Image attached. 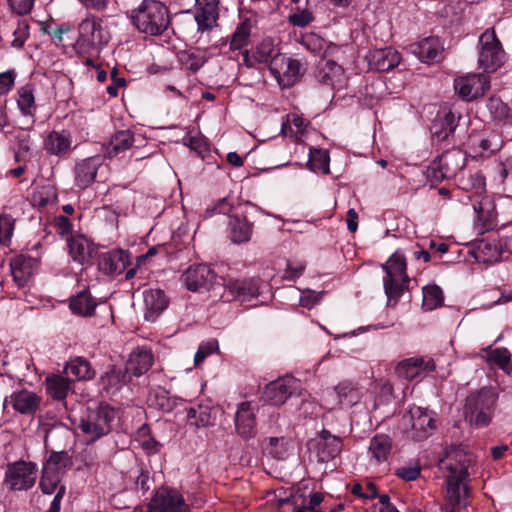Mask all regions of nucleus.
Here are the masks:
<instances>
[{
    "label": "nucleus",
    "mask_w": 512,
    "mask_h": 512,
    "mask_svg": "<svg viewBox=\"0 0 512 512\" xmlns=\"http://www.w3.org/2000/svg\"><path fill=\"white\" fill-rule=\"evenodd\" d=\"M145 314L147 321H155L167 308L168 299L160 289H150L144 292Z\"/></svg>",
    "instance_id": "obj_30"
},
{
    "label": "nucleus",
    "mask_w": 512,
    "mask_h": 512,
    "mask_svg": "<svg viewBox=\"0 0 512 512\" xmlns=\"http://www.w3.org/2000/svg\"><path fill=\"white\" fill-rule=\"evenodd\" d=\"M14 229V221L10 216H0V244L7 245Z\"/></svg>",
    "instance_id": "obj_57"
},
{
    "label": "nucleus",
    "mask_w": 512,
    "mask_h": 512,
    "mask_svg": "<svg viewBox=\"0 0 512 512\" xmlns=\"http://www.w3.org/2000/svg\"><path fill=\"white\" fill-rule=\"evenodd\" d=\"M28 26L26 24L18 25L17 29L14 30L13 35L14 39L12 41V46L15 48H21L28 36L27 32Z\"/></svg>",
    "instance_id": "obj_61"
},
{
    "label": "nucleus",
    "mask_w": 512,
    "mask_h": 512,
    "mask_svg": "<svg viewBox=\"0 0 512 512\" xmlns=\"http://www.w3.org/2000/svg\"><path fill=\"white\" fill-rule=\"evenodd\" d=\"M296 381L293 378H283L269 383L265 389L266 401L275 406L282 405L293 394Z\"/></svg>",
    "instance_id": "obj_22"
},
{
    "label": "nucleus",
    "mask_w": 512,
    "mask_h": 512,
    "mask_svg": "<svg viewBox=\"0 0 512 512\" xmlns=\"http://www.w3.org/2000/svg\"><path fill=\"white\" fill-rule=\"evenodd\" d=\"M54 196V193H52L50 190H43L40 191L33 196L34 204L39 207H45L50 202V197Z\"/></svg>",
    "instance_id": "obj_63"
},
{
    "label": "nucleus",
    "mask_w": 512,
    "mask_h": 512,
    "mask_svg": "<svg viewBox=\"0 0 512 512\" xmlns=\"http://www.w3.org/2000/svg\"><path fill=\"white\" fill-rule=\"evenodd\" d=\"M18 106L24 115H32L34 110V95L29 88L19 91Z\"/></svg>",
    "instance_id": "obj_55"
},
{
    "label": "nucleus",
    "mask_w": 512,
    "mask_h": 512,
    "mask_svg": "<svg viewBox=\"0 0 512 512\" xmlns=\"http://www.w3.org/2000/svg\"><path fill=\"white\" fill-rule=\"evenodd\" d=\"M371 68L384 72L396 67L401 60L400 54L391 47L371 50L368 54Z\"/></svg>",
    "instance_id": "obj_26"
},
{
    "label": "nucleus",
    "mask_w": 512,
    "mask_h": 512,
    "mask_svg": "<svg viewBox=\"0 0 512 512\" xmlns=\"http://www.w3.org/2000/svg\"><path fill=\"white\" fill-rule=\"evenodd\" d=\"M100 166L99 157H89L78 162L75 166L76 185L81 189L89 187L95 181Z\"/></svg>",
    "instance_id": "obj_29"
},
{
    "label": "nucleus",
    "mask_w": 512,
    "mask_h": 512,
    "mask_svg": "<svg viewBox=\"0 0 512 512\" xmlns=\"http://www.w3.org/2000/svg\"><path fill=\"white\" fill-rule=\"evenodd\" d=\"M386 275L383 278L384 291L387 296V305L393 306L402 296L410 279L407 275L406 259L403 254L396 251L382 264Z\"/></svg>",
    "instance_id": "obj_4"
},
{
    "label": "nucleus",
    "mask_w": 512,
    "mask_h": 512,
    "mask_svg": "<svg viewBox=\"0 0 512 512\" xmlns=\"http://www.w3.org/2000/svg\"><path fill=\"white\" fill-rule=\"evenodd\" d=\"M499 398L495 387L485 386L470 393L464 405V416L476 427L489 425L497 407Z\"/></svg>",
    "instance_id": "obj_3"
},
{
    "label": "nucleus",
    "mask_w": 512,
    "mask_h": 512,
    "mask_svg": "<svg viewBox=\"0 0 512 512\" xmlns=\"http://www.w3.org/2000/svg\"><path fill=\"white\" fill-rule=\"evenodd\" d=\"M472 463L471 456L462 447H451L440 467L445 472L447 504L443 512H459L468 505L470 495V475L468 468Z\"/></svg>",
    "instance_id": "obj_1"
},
{
    "label": "nucleus",
    "mask_w": 512,
    "mask_h": 512,
    "mask_svg": "<svg viewBox=\"0 0 512 512\" xmlns=\"http://www.w3.org/2000/svg\"><path fill=\"white\" fill-rule=\"evenodd\" d=\"M485 351L487 352L486 362L488 364L497 366L506 374L512 372L511 353L507 348L491 349L488 347Z\"/></svg>",
    "instance_id": "obj_39"
},
{
    "label": "nucleus",
    "mask_w": 512,
    "mask_h": 512,
    "mask_svg": "<svg viewBox=\"0 0 512 512\" xmlns=\"http://www.w3.org/2000/svg\"><path fill=\"white\" fill-rule=\"evenodd\" d=\"M65 372L70 373L77 380L91 379L94 376L90 363L82 357L70 360L65 366Z\"/></svg>",
    "instance_id": "obj_42"
},
{
    "label": "nucleus",
    "mask_w": 512,
    "mask_h": 512,
    "mask_svg": "<svg viewBox=\"0 0 512 512\" xmlns=\"http://www.w3.org/2000/svg\"><path fill=\"white\" fill-rule=\"evenodd\" d=\"M330 157L327 150L310 148L307 167L314 172L320 171L323 174H329Z\"/></svg>",
    "instance_id": "obj_43"
},
{
    "label": "nucleus",
    "mask_w": 512,
    "mask_h": 512,
    "mask_svg": "<svg viewBox=\"0 0 512 512\" xmlns=\"http://www.w3.org/2000/svg\"><path fill=\"white\" fill-rule=\"evenodd\" d=\"M276 56H282L272 38L263 39L255 48L252 57L258 63H269L271 65L272 60Z\"/></svg>",
    "instance_id": "obj_41"
},
{
    "label": "nucleus",
    "mask_w": 512,
    "mask_h": 512,
    "mask_svg": "<svg viewBox=\"0 0 512 512\" xmlns=\"http://www.w3.org/2000/svg\"><path fill=\"white\" fill-rule=\"evenodd\" d=\"M217 349H218V343L215 340L200 344V346L194 356L195 365L199 366L207 356L212 354Z\"/></svg>",
    "instance_id": "obj_58"
},
{
    "label": "nucleus",
    "mask_w": 512,
    "mask_h": 512,
    "mask_svg": "<svg viewBox=\"0 0 512 512\" xmlns=\"http://www.w3.org/2000/svg\"><path fill=\"white\" fill-rule=\"evenodd\" d=\"M487 108L494 120L502 121L509 116V107L496 96H491L487 102Z\"/></svg>",
    "instance_id": "obj_47"
},
{
    "label": "nucleus",
    "mask_w": 512,
    "mask_h": 512,
    "mask_svg": "<svg viewBox=\"0 0 512 512\" xmlns=\"http://www.w3.org/2000/svg\"><path fill=\"white\" fill-rule=\"evenodd\" d=\"M312 443L316 448L318 461L323 463L334 459L342 449L341 438L326 429H322Z\"/></svg>",
    "instance_id": "obj_15"
},
{
    "label": "nucleus",
    "mask_w": 512,
    "mask_h": 512,
    "mask_svg": "<svg viewBox=\"0 0 512 512\" xmlns=\"http://www.w3.org/2000/svg\"><path fill=\"white\" fill-rule=\"evenodd\" d=\"M129 264V255L124 250H112L104 253L99 259V268L108 275L122 274Z\"/></svg>",
    "instance_id": "obj_25"
},
{
    "label": "nucleus",
    "mask_w": 512,
    "mask_h": 512,
    "mask_svg": "<svg viewBox=\"0 0 512 512\" xmlns=\"http://www.w3.org/2000/svg\"><path fill=\"white\" fill-rule=\"evenodd\" d=\"M215 279L214 271L206 264L190 266L182 274L181 280L185 287L193 292L208 289Z\"/></svg>",
    "instance_id": "obj_12"
},
{
    "label": "nucleus",
    "mask_w": 512,
    "mask_h": 512,
    "mask_svg": "<svg viewBox=\"0 0 512 512\" xmlns=\"http://www.w3.org/2000/svg\"><path fill=\"white\" fill-rule=\"evenodd\" d=\"M489 81L485 75L471 74L455 79L454 88L465 100H473L483 96L489 89Z\"/></svg>",
    "instance_id": "obj_11"
},
{
    "label": "nucleus",
    "mask_w": 512,
    "mask_h": 512,
    "mask_svg": "<svg viewBox=\"0 0 512 512\" xmlns=\"http://www.w3.org/2000/svg\"><path fill=\"white\" fill-rule=\"evenodd\" d=\"M14 84V75L12 72L0 74V92L8 91Z\"/></svg>",
    "instance_id": "obj_64"
},
{
    "label": "nucleus",
    "mask_w": 512,
    "mask_h": 512,
    "mask_svg": "<svg viewBox=\"0 0 512 512\" xmlns=\"http://www.w3.org/2000/svg\"><path fill=\"white\" fill-rule=\"evenodd\" d=\"M343 76V69L333 60H322L318 65L316 80L319 84L334 88Z\"/></svg>",
    "instance_id": "obj_33"
},
{
    "label": "nucleus",
    "mask_w": 512,
    "mask_h": 512,
    "mask_svg": "<svg viewBox=\"0 0 512 512\" xmlns=\"http://www.w3.org/2000/svg\"><path fill=\"white\" fill-rule=\"evenodd\" d=\"M72 147V136L66 130L51 131L45 137L43 149L48 155L65 157L69 154Z\"/></svg>",
    "instance_id": "obj_21"
},
{
    "label": "nucleus",
    "mask_w": 512,
    "mask_h": 512,
    "mask_svg": "<svg viewBox=\"0 0 512 512\" xmlns=\"http://www.w3.org/2000/svg\"><path fill=\"white\" fill-rule=\"evenodd\" d=\"M434 369L435 363L432 358L412 357L399 362L395 372L401 378L413 380L421 373H429Z\"/></svg>",
    "instance_id": "obj_19"
},
{
    "label": "nucleus",
    "mask_w": 512,
    "mask_h": 512,
    "mask_svg": "<svg viewBox=\"0 0 512 512\" xmlns=\"http://www.w3.org/2000/svg\"><path fill=\"white\" fill-rule=\"evenodd\" d=\"M10 8L18 15H26L33 8L34 0H8Z\"/></svg>",
    "instance_id": "obj_60"
},
{
    "label": "nucleus",
    "mask_w": 512,
    "mask_h": 512,
    "mask_svg": "<svg viewBox=\"0 0 512 512\" xmlns=\"http://www.w3.org/2000/svg\"><path fill=\"white\" fill-rule=\"evenodd\" d=\"M459 118L451 111L439 113L431 126L433 137L439 141L446 140L455 131Z\"/></svg>",
    "instance_id": "obj_32"
},
{
    "label": "nucleus",
    "mask_w": 512,
    "mask_h": 512,
    "mask_svg": "<svg viewBox=\"0 0 512 512\" xmlns=\"http://www.w3.org/2000/svg\"><path fill=\"white\" fill-rule=\"evenodd\" d=\"M153 362L154 357L151 350L146 348H137L130 353L125 368L130 374L139 377L150 369Z\"/></svg>",
    "instance_id": "obj_31"
},
{
    "label": "nucleus",
    "mask_w": 512,
    "mask_h": 512,
    "mask_svg": "<svg viewBox=\"0 0 512 512\" xmlns=\"http://www.w3.org/2000/svg\"><path fill=\"white\" fill-rule=\"evenodd\" d=\"M481 50L479 53V65L486 72H494L504 64L505 51L496 36L493 28L487 29L479 38Z\"/></svg>",
    "instance_id": "obj_7"
},
{
    "label": "nucleus",
    "mask_w": 512,
    "mask_h": 512,
    "mask_svg": "<svg viewBox=\"0 0 512 512\" xmlns=\"http://www.w3.org/2000/svg\"><path fill=\"white\" fill-rule=\"evenodd\" d=\"M16 142L18 149L15 153V158L17 161L24 160L31 150L30 135L25 131H20L16 136Z\"/></svg>",
    "instance_id": "obj_52"
},
{
    "label": "nucleus",
    "mask_w": 512,
    "mask_h": 512,
    "mask_svg": "<svg viewBox=\"0 0 512 512\" xmlns=\"http://www.w3.org/2000/svg\"><path fill=\"white\" fill-rule=\"evenodd\" d=\"M392 449V440L386 434H376L369 444V452L377 463L387 460Z\"/></svg>",
    "instance_id": "obj_37"
},
{
    "label": "nucleus",
    "mask_w": 512,
    "mask_h": 512,
    "mask_svg": "<svg viewBox=\"0 0 512 512\" xmlns=\"http://www.w3.org/2000/svg\"><path fill=\"white\" fill-rule=\"evenodd\" d=\"M410 52L421 62H438L441 59L443 47L438 38L427 37L418 43L410 45Z\"/></svg>",
    "instance_id": "obj_24"
},
{
    "label": "nucleus",
    "mask_w": 512,
    "mask_h": 512,
    "mask_svg": "<svg viewBox=\"0 0 512 512\" xmlns=\"http://www.w3.org/2000/svg\"><path fill=\"white\" fill-rule=\"evenodd\" d=\"M190 506L175 489L157 491L148 504V512H189Z\"/></svg>",
    "instance_id": "obj_10"
},
{
    "label": "nucleus",
    "mask_w": 512,
    "mask_h": 512,
    "mask_svg": "<svg viewBox=\"0 0 512 512\" xmlns=\"http://www.w3.org/2000/svg\"><path fill=\"white\" fill-rule=\"evenodd\" d=\"M226 289L239 301L245 302L256 298L259 294L258 281L250 279H230L225 285Z\"/></svg>",
    "instance_id": "obj_28"
},
{
    "label": "nucleus",
    "mask_w": 512,
    "mask_h": 512,
    "mask_svg": "<svg viewBox=\"0 0 512 512\" xmlns=\"http://www.w3.org/2000/svg\"><path fill=\"white\" fill-rule=\"evenodd\" d=\"M269 71L281 87L289 88L300 80L305 69L299 60L282 55L272 60Z\"/></svg>",
    "instance_id": "obj_9"
},
{
    "label": "nucleus",
    "mask_w": 512,
    "mask_h": 512,
    "mask_svg": "<svg viewBox=\"0 0 512 512\" xmlns=\"http://www.w3.org/2000/svg\"><path fill=\"white\" fill-rule=\"evenodd\" d=\"M56 230L59 234L64 235L70 232L72 225L69 219L65 216H58L54 220Z\"/></svg>",
    "instance_id": "obj_62"
},
{
    "label": "nucleus",
    "mask_w": 512,
    "mask_h": 512,
    "mask_svg": "<svg viewBox=\"0 0 512 512\" xmlns=\"http://www.w3.org/2000/svg\"><path fill=\"white\" fill-rule=\"evenodd\" d=\"M96 302L87 290L79 292L70 300V309L80 316H91L94 314Z\"/></svg>",
    "instance_id": "obj_38"
},
{
    "label": "nucleus",
    "mask_w": 512,
    "mask_h": 512,
    "mask_svg": "<svg viewBox=\"0 0 512 512\" xmlns=\"http://www.w3.org/2000/svg\"><path fill=\"white\" fill-rule=\"evenodd\" d=\"M151 405H154L162 411L169 412L174 407V402L168 397V392L165 389H157L149 396Z\"/></svg>",
    "instance_id": "obj_48"
},
{
    "label": "nucleus",
    "mask_w": 512,
    "mask_h": 512,
    "mask_svg": "<svg viewBox=\"0 0 512 512\" xmlns=\"http://www.w3.org/2000/svg\"><path fill=\"white\" fill-rule=\"evenodd\" d=\"M251 28L252 24L248 18L238 24L230 40V48L232 50H239L248 44Z\"/></svg>",
    "instance_id": "obj_44"
},
{
    "label": "nucleus",
    "mask_w": 512,
    "mask_h": 512,
    "mask_svg": "<svg viewBox=\"0 0 512 512\" xmlns=\"http://www.w3.org/2000/svg\"><path fill=\"white\" fill-rule=\"evenodd\" d=\"M313 21V13L308 9L297 10L288 16V22L290 24L301 28L308 26Z\"/></svg>",
    "instance_id": "obj_56"
},
{
    "label": "nucleus",
    "mask_w": 512,
    "mask_h": 512,
    "mask_svg": "<svg viewBox=\"0 0 512 512\" xmlns=\"http://www.w3.org/2000/svg\"><path fill=\"white\" fill-rule=\"evenodd\" d=\"M443 292L437 285H427L423 288V306L433 310L443 304Z\"/></svg>",
    "instance_id": "obj_46"
},
{
    "label": "nucleus",
    "mask_w": 512,
    "mask_h": 512,
    "mask_svg": "<svg viewBox=\"0 0 512 512\" xmlns=\"http://www.w3.org/2000/svg\"><path fill=\"white\" fill-rule=\"evenodd\" d=\"M70 464V457L66 451L53 452L44 468H49V471H58L62 468H66Z\"/></svg>",
    "instance_id": "obj_51"
},
{
    "label": "nucleus",
    "mask_w": 512,
    "mask_h": 512,
    "mask_svg": "<svg viewBox=\"0 0 512 512\" xmlns=\"http://www.w3.org/2000/svg\"><path fill=\"white\" fill-rule=\"evenodd\" d=\"M361 391L356 383L344 380L339 382L333 389V391L327 392L328 398H333V407L336 405L339 407H352L357 404L361 399ZM329 401V399H327Z\"/></svg>",
    "instance_id": "obj_17"
},
{
    "label": "nucleus",
    "mask_w": 512,
    "mask_h": 512,
    "mask_svg": "<svg viewBox=\"0 0 512 512\" xmlns=\"http://www.w3.org/2000/svg\"><path fill=\"white\" fill-rule=\"evenodd\" d=\"M134 143V134L131 130H119L115 132L105 145V155L109 158L116 157L128 150Z\"/></svg>",
    "instance_id": "obj_34"
},
{
    "label": "nucleus",
    "mask_w": 512,
    "mask_h": 512,
    "mask_svg": "<svg viewBox=\"0 0 512 512\" xmlns=\"http://www.w3.org/2000/svg\"><path fill=\"white\" fill-rule=\"evenodd\" d=\"M233 209V203L231 202L229 197H223L219 199L213 205H210L206 208L204 216L206 218L212 217L216 214H229Z\"/></svg>",
    "instance_id": "obj_53"
},
{
    "label": "nucleus",
    "mask_w": 512,
    "mask_h": 512,
    "mask_svg": "<svg viewBox=\"0 0 512 512\" xmlns=\"http://www.w3.org/2000/svg\"><path fill=\"white\" fill-rule=\"evenodd\" d=\"M8 404L21 414L34 415L40 407L41 397L33 391L24 389L13 392L9 397L5 398L4 407Z\"/></svg>",
    "instance_id": "obj_18"
},
{
    "label": "nucleus",
    "mask_w": 512,
    "mask_h": 512,
    "mask_svg": "<svg viewBox=\"0 0 512 512\" xmlns=\"http://www.w3.org/2000/svg\"><path fill=\"white\" fill-rule=\"evenodd\" d=\"M399 428L414 440H424L435 429L433 413L422 407L413 406L402 416Z\"/></svg>",
    "instance_id": "obj_6"
},
{
    "label": "nucleus",
    "mask_w": 512,
    "mask_h": 512,
    "mask_svg": "<svg viewBox=\"0 0 512 512\" xmlns=\"http://www.w3.org/2000/svg\"><path fill=\"white\" fill-rule=\"evenodd\" d=\"M420 471L421 470L418 465H410L398 468L395 474L405 481H413L418 478V476L420 475Z\"/></svg>",
    "instance_id": "obj_59"
},
{
    "label": "nucleus",
    "mask_w": 512,
    "mask_h": 512,
    "mask_svg": "<svg viewBox=\"0 0 512 512\" xmlns=\"http://www.w3.org/2000/svg\"><path fill=\"white\" fill-rule=\"evenodd\" d=\"M255 407L250 401L241 402L237 406L235 428L237 433L248 440L256 436Z\"/></svg>",
    "instance_id": "obj_14"
},
{
    "label": "nucleus",
    "mask_w": 512,
    "mask_h": 512,
    "mask_svg": "<svg viewBox=\"0 0 512 512\" xmlns=\"http://www.w3.org/2000/svg\"><path fill=\"white\" fill-rule=\"evenodd\" d=\"M28 269V263L20 257L14 259L11 262V271L13 278L19 285H23L24 282L26 281V277L29 274Z\"/></svg>",
    "instance_id": "obj_54"
},
{
    "label": "nucleus",
    "mask_w": 512,
    "mask_h": 512,
    "mask_svg": "<svg viewBox=\"0 0 512 512\" xmlns=\"http://www.w3.org/2000/svg\"><path fill=\"white\" fill-rule=\"evenodd\" d=\"M36 466L23 460L8 465L4 484L12 491L30 489L36 481Z\"/></svg>",
    "instance_id": "obj_8"
},
{
    "label": "nucleus",
    "mask_w": 512,
    "mask_h": 512,
    "mask_svg": "<svg viewBox=\"0 0 512 512\" xmlns=\"http://www.w3.org/2000/svg\"><path fill=\"white\" fill-rule=\"evenodd\" d=\"M478 220L481 221V232L484 233L496 226V212L494 205L489 200H483L474 205Z\"/></svg>",
    "instance_id": "obj_40"
},
{
    "label": "nucleus",
    "mask_w": 512,
    "mask_h": 512,
    "mask_svg": "<svg viewBox=\"0 0 512 512\" xmlns=\"http://www.w3.org/2000/svg\"><path fill=\"white\" fill-rule=\"evenodd\" d=\"M475 258L478 262L493 263L500 260L501 252L496 244L482 241L477 248Z\"/></svg>",
    "instance_id": "obj_45"
},
{
    "label": "nucleus",
    "mask_w": 512,
    "mask_h": 512,
    "mask_svg": "<svg viewBox=\"0 0 512 512\" xmlns=\"http://www.w3.org/2000/svg\"><path fill=\"white\" fill-rule=\"evenodd\" d=\"M69 255L74 262L88 264L96 254L95 245L83 235H73L68 241Z\"/></svg>",
    "instance_id": "obj_20"
},
{
    "label": "nucleus",
    "mask_w": 512,
    "mask_h": 512,
    "mask_svg": "<svg viewBox=\"0 0 512 512\" xmlns=\"http://www.w3.org/2000/svg\"><path fill=\"white\" fill-rule=\"evenodd\" d=\"M115 419L116 411L101 404L96 409H88L87 415L80 419L79 428L90 441H96L112 430Z\"/></svg>",
    "instance_id": "obj_5"
},
{
    "label": "nucleus",
    "mask_w": 512,
    "mask_h": 512,
    "mask_svg": "<svg viewBox=\"0 0 512 512\" xmlns=\"http://www.w3.org/2000/svg\"><path fill=\"white\" fill-rule=\"evenodd\" d=\"M302 45L311 53L320 54L325 47V40L315 33H307L302 36Z\"/></svg>",
    "instance_id": "obj_50"
},
{
    "label": "nucleus",
    "mask_w": 512,
    "mask_h": 512,
    "mask_svg": "<svg viewBox=\"0 0 512 512\" xmlns=\"http://www.w3.org/2000/svg\"><path fill=\"white\" fill-rule=\"evenodd\" d=\"M253 233V223L246 216L231 215L227 226V237L234 244L250 241Z\"/></svg>",
    "instance_id": "obj_23"
},
{
    "label": "nucleus",
    "mask_w": 512,
    "mask_h": 512,
    "mask_svg": "<svg viewBox=\"0 0 512 512\" xmlns=\"http://www.w3.org/2000/svg\"><path fill=\"white\" fill-rule=\"evenodd\" d=\"M45 386L47 394L53 400L57 401H63L71 389L70 380L61 375H50L46 377Z\"/></svg>",
    "instance_id": "obj_35"
},
{
    "label": "nucleus",
    "mask_w": 512,
    "mask_h": 512,
    "mask_svg": "<svg viewBox=\"0 0 512 512\" xmlns=\"http://www.w3.org/2000/svg\"><path fill=\"white\" fill-rule=\"evenodd\" d=\"M187 418L191 425L199 428L213 425L215 415L209 405L198 404L188 409Z\"/></svg>",
    "instance_id": "obj_36"
},
{
    "label": "nucleus",
    "mask_w": 512,
    "mask_h": 512,
    "mask_svg": "<svg viewBox=\"0 0 512 512\" xmlns=\"http://www.w3.org/2000/svg\"><path fill=\"white\" fill-rule=\"evenodd\" d=\"M59 475L49 468H43V474L40 480V488L44 494H52L58 487Z\"/></svg>",
    "instance_id": "obj_49"
},
{
    "label": "nucleus",
    "mask_w": 512,
    "mask_h": 512,
    "mask_svg": "<svg viewBox=\"0 0 512 512\" xmlns=\"http://www.w3.org/2000/svg\"><path fill=\"white\" fill-rule=\"evenodd\" d=\"M220 0H195L194 19L199 32L210 31L219 19Z\"/></svg>",
    "instance_id": "obj_13"
},
{
    "label": "nucleus",
    "mask_w": 512,
    "mask_h": 512,
    "mask_svg": "<svg viewBox=\"0 0 512 512\" xmlns=\"http://www.w3.org/2000/svg\"><path fill=\"white\" fill-rule=\"evenodd\" d=\"M101 19L91 17L83 20L79 25V37L76 47L81 52H87L90 48L102 44L100 37Z\"/></svg>",
    "instance_id": "obj_16"
},
{
    "label": "nucleus",
    "mask_w": 512,
    "mask_h": 512,
    "mask_svg": "<svg viewBox=\"0 0 512 512\" xmlns=\"http://www.w3.org/2000/svg\"><path fill=\"white\" fill-rule=\"evenodd\" d=\"M129 19L133 26L148 36H161L171 25L168 7L157 0H144L132 9Z\"/></svg>",
    "instance_id": "obj_2"
},
{
    "label": "nucleus",
    "mask_w": 512,
    "mask_h": 512,
    "mask_svg": "<svg viewBox=\"0 0 512 512\" xmlns=\"http://www.w3.org/2000/svg\"><path fill=\"white\" fill-rule=\"evenodd\" d=\"M131 380L130 373L125 367L111 365L101 376L100 383L107 393L118 392L123 386Z\"/></svg>",
    "instance_id": "obj_27"
}]
</instances>
